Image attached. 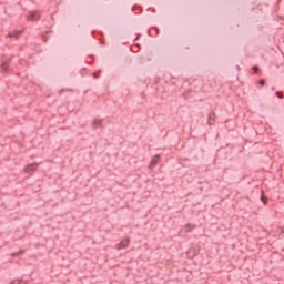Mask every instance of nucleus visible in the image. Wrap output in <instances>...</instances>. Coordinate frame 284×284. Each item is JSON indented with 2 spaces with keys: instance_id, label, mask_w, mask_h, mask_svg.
<instances>
[{
  "instance_id": "nucleus-3",
  "label": "nucleus",
  "mask_w": 284,
  "mask_h": 284,
  "mask_svg": "<svg viewBox=\"0 0 284 284\" xmlns=\"http://www.w3.org/2000/svg\"><path fill=\"white\" fill-rule=\"evenodd\" d=\"M39 19H41V14L37 11H32L28 16L29 21H39Z\"/></svg>"
},
{
  "instance_id": "nucleus-8",
  "label": "nucleus",
  "mask_w": 284,
  "mask_h": 284,
  "mask_svg": "<svg viewBox=\"0 0 284 284\" xmlns=\"http://www.w3.org/2000/svg\"><path fill=\"white\" fill-rule=\"evenodd\" d=\"M2 69H3V70H7V69H8V63H3V64H2Z\"/></svg>"
},
{
  "instance_id": "nucleus-2",
  "label": "nucleus",
  "mask_w": 284,
  "mask_h": 284,
  "mask_svg": "<svg viewBox=\"0 0 284 284\" xmlns=\"http://www.w3.org/2000/svg\"><path fill=\"white\" fill-rule=\"evenodd\" d=\"M130 245V239L122 240L119 244L115 245V250H125Z\"/></svg>"
},
{
  "instance_id": "nucleus-10",
  "label": "nucleus",
  "mask_w": 284,
  "mask_h": 284,
  "mask_svg": "<svg viewBox=\"0 0 284 284\" xmlns=\"http://www.w3.org/2000/svg\"><path fill=\"white\" fill-rule=\"evenodd\" d=\"M255 74L258 72V67H254Z\"/></svg>"
},
{
  "instance_id": "nucleus-6",
  "label": "nucleus",
  "mask_w": 284,
  "mask_h": 284,
  "mask_svg": "<svg viewBox=\"0 0 284 284\" xmlns=\"http://www.w3.org/2000/svg\"><path fill=\"white\" fill-rule=\"evenodd\" d=\"M101 125V120H94L93 128H99Z\"/></svg>"
},
{
  "instance_id": "nucleus-1",
  "label": "nucleus",
  "mask_w": 284,
  "mask_h": 284,
  "mask_svg": "<svg viewBox=\"0 0 284 284\" xmlns=\"http://www.w3.org/2000/svg\"><path fill=\"white\" fill-rule=\"evenodd\" d=\"M39 168V164L33 163L29 164L23 169L24 174H28L29 176H32L34 174V171Z\"/></svg>"
},
{
  "instance_id": "nucleus-9",
  "label": "nucleus",
  "mask_w": 284,
  "mask_h": 284,
  "mask_svg": "<svg viewBox=\"0 0 284 284\" xmlns=\"http://www.w3.org/2000/svg\"><path fill=\"white\" fill-rule=\"evenodd\" d=\"M276 94H277L278 99H283V93L277 92Z\"/></svg>"
},
{
  "instance_id": "nucleus-4",
  "label": "nucleus",
  "mask_w": 284,
  "mask_h": 284,
  "mask_svg": "<svg viewBox=\"0 0 284 284\" xmlns=\"http://www.w3.org/2000/svg\"><path fill=\"white\" fill-rule=\"evenodd\" d=\"M159 161H161V156L155 155L150 162V168H154V165H156Z\"/></svg>"
},
{
  "instance_id": "nucleus-7",
  "label": "nucleus",
  "mask_w": 284,
  "mask_h": 284,
  "mask_svg": "<svg viewBox=\"0 0 284 284\" xmlns=\"http://www.w3.org/2000/svg\"><path fill=\"white\" fill-rule=\"evenodd\" d=\"M185 230H186V232H192V230H194V226H192V225H186V226H185Z\"/></svg>"
},
{
  "instance_id": "nucleus-5",
  "label": "nucleus",
  "mask_w": 284,
  "mask_h": 284,
  "mask_svg": "<svg viewBox=\"0 0 284 284\" xmlns=\"http://www.w3.org/2000/svg\"><path fill=\"white\" fill-rule=\"evenodd\" d=\"M20 36H21V32H19V31H13L9 34V37H11V38L14 37V39H19Z\"/></svg>"
},
{
  "instance_id": "nucleus-11",
  "label": "nucleus",
  "mask_w": 284,
  "mask_h": 284,
  "mask_svg": "<svg viewBox=\"0 0 284 284\" xmlns=\"http://www.w3.org/2000/svg\"><path fill=\"white\" fill-rule=\"evenodd\" d=\"M260 84L265 85V80H261Z\"/></svg>"
}]
</instances>
